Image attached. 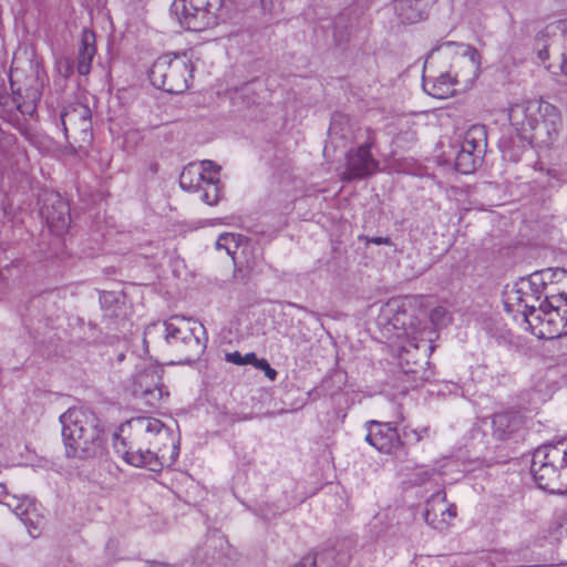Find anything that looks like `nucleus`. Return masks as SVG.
Masks as SVG:
<instances>
[{"instance_id":"nucleus-30","label":"nucleus","mask_w":567,"mask_h":567,"mask_svg":"<svg viewBox=\"0 0 567 567\" xmlns=\"http://www.w3.org/2000/svg\"><path fill=\"white\" fill-rule=\"evenodd\" d=\"M527 140L519 137L518 144H505L503 143L501 150L503 158L513 163H517L523 158L525 153H529L530 148L526 144Z\"/></svg>"},{"instance_id":"nucleus-3","label":"nucleus","mask_w":567,"mask_h":567,"mask_svg":"<svg viewBox=\"0 0 567 567\" xmlns=\"http://www.w3.org/2000/svg\"><path fill=\"white\" fill-rule=\"evenodd\" d=\"M65 455L89 460L103 453L106 441L99 416L90 409L74 406L60 415Z\"/></svg>"},{"instance_id":"nucleus-6","label":"nucleus","mask_w":567,"mask_h":567,"mask_svg":"<svg viewBox=\"0 0 567 567\" xmlns=\"http://www.w3.org/2000/svg\"><path fill=\"white\" fill-rule=\"evenodd\" d=\"M220 167L212 161L190 163L179 175L181 187L189 193H198L199 199L209 205H216L221 196Z\"/></svg>"},{"instance_id":"nucleus-15","label":"nucleus","mask_w":567,"mask_h":567,"mask_svg":"<svg viewBox=\"0 0 567 567\" xmlns=\"http://www.w3.org/2000/svg\"><path fill=\"white\" fill-rule=\"evenodd\" d=\"M365 441L379 452L391 454L401 446V437L389 422L369 421Z\"/></svg>"},{"instance_id":"nucleus-40","label":"nucleus","mask_w":567,"mask_h":567,"mask_svg":"<svg viewBox=\"0 0 567 567\" xmlns=\"http://www.w3.org/2000/svg\"><path fill=\"white\" fill-rule=\"evenodd\" d=\"M368 241L375 245H391V239L389 237H371Z\"/></svg>"},{"instance_id":"nucleus-39","label":"nucleus","mask_w":567,"mask_h":567,"mask_svg":"<svg viewBox=\"0 0 567 567\" xmlns=\"http://www.w3.org/2000/svg\"><path fill=\"white\" fill-rule=\"evenodd\" d=\"M227 361L235 363V364H244V355H241L239 352H233L227 354Z\"/></svg>"},{"instance_id":"nucleus-23","label":"nucleus","mask_w":567,"mask_h":567,"mask_svg":"<svg viewBox=\"0 0 567 567\" xmlns=\"http://www.w3.org/2000/svg\"><path fill=\"white\" fill-rule=\"evenodd\" d=\"M462 147L476 153V156H484L487 147V131L484 125L475 124L465 132Z\"/></svg>"},{"instance_id":"nucleus-2","label":"nucleus","mask_w":567,"mask_h":567,"mask_svg":"<svg viewBox=\"0 0 567 567\" xmlns=\"http://www.w3.org/2000/svg\"><path fill=\"white\" fill-rule=\"evenodd\" d=\"M128 426L134 430L141 443L147 447L138 446L136 450L125 452V461L136 467H146L150 471L158 472L166 461V450L173 463L178 456V442L173 432L158 419L138 416L128 421Z\"/></svg>"},{"instance_id":"nucleus-32","label":"nucleus","mask_w":567,"mask_h":567,"mask_svg":"<svg viewBox=\"0 0 567 567\" xmlns=\"http://www.w3.org/2000/svg\"><path fill=\"white\" fill-rule=\"evenodd\" d=\"M230 244H234L236 246V236L234 234H224L220 235L219 238L216 241V247L218 249L225 248L228 255L234 254V251L230 248Z\"/></svg>"},{"instance_id":"nucleus-42","label":"nucleus","mask_w":567,"mask_h":567,"mask_svg":"<svg viewBox=\"0 0 567 567\" xmlns=\"http://www.w3.org/2000/svg\"><path fill=\"white\" fill-rule=\"evenodd\" d=\"M31 97H32V101H33V102H34L35 100H38V99H39V93H38V91H33V92H32Z\"/></svg>"},{"instance_id":"nucleus-26","label":"nucleus","mask_w":567,"mask_h":567,"mask_svg":"<svg viewBox=\"0 0 567 567\" xmlns=\"http://www.w3.org/2000/svg\"><path fill=\"white\" fill-rule=\"evenodd\" d=\"M482 156L461 146L455 157V168L462 174H471L482 162Z\"/></svg>"},{"instance_id":"nucleus-33","label":"nucleus","mask_w":567,"mask_h":567,"mask_svg":"<svg viewBox=\"0 0 567 567\" xmlns=\"http://www.w3.org/2000/svg\"><path fill=\"white\" fill-rule=\"evenodd\" d=\"M427 433H429V429L427 427H422L421 430H414V429L405 427L403 430V439H405L408 441L419 442L424 436H426Z\"/></svg>"},{"instance_id":"nucleus-18","label":"nucleus","mask_w":567,"mask_h":567,"mask_svg":"<svg viewBox=\"0 0 567 567\" xmlns=\"http://www.w3.org/2000/svg\"><path fill=\"white\" fill-rule=\"evenodd\" d=\"M430 340H420L416 338L409 339L408 343L402 347L399 353V360L402 369L406 373H416L419 369L426 362V352L432 347L429 344Z\"/></svg>"},{"instance_id":"nucleus-21","label":"nucleus","mask_w":567,"mask_h":567,"mask_svg":"<svg viewBox=\"0 0 567 567\" xmlns=\"http://www.w3.org/2000/svg\"><path fill=\"white\" fill-rule=\"evenodd\" d=\"M522 416L514 411L496 413L492 420L493 435L505 440L522 426Z\"/></svg>"},{"instance_id":"nucleus-29","label":"nucleus","mask_w":567,"mask_h":567,"mask_svg":"<svg viewBox=\"0 0 567 567\" xmlns=\"http://www.w3.org/2000/svg\"><path fill=\"white\" fill-rule=\"evenodd\" d=\"M544 296L543 290H539L537 287H533L532 290H528V295L525 297L524 309H522L523 320L530 326V319L533 317H537L538 306L542 302L540 297Z\"/></svg>"},{"instance_id":"nucleus-1","label":"nucleus","mask_w":567,"mask_h":567,"mask_svg":"<svg viewBox=\"0 0 567 567\" xmlns=\"http://www.w3.org/2000/svg\"><path fill=\"white\" fill-rule=\"evenodd\" d=\"M143 341L174 355L177 363H190L204 353L207 339L202 323L175 316L148 324Z\"/></svg>"},{"instance_id":"nucleus-43","label":"nucleus","mask_w":567,"mask_h":567,"mask_svg":"<svg viewBox=\"0 0 567 567\" xmlns=\"http://www.w3.org/2000/svg\"><path fill=\"white\" fill-rule=\"evenodd\" d=\"M150 567H169V566H167V565H161V564H155V565H152V566H150Z\"/></svg>"},{"instance_id":"nucleus-14","label":"nucleus","mask_w":567,"mask_h":567,"mask_svg":"<svg viewBox=\"0 0 567 567\" xmlns=\"http://www.w3.org/2000/svg\"><path fill=\"white\" fill-rule=\"evenodd\" d=\"M371 146L372 142L370 141L348 153L343 181L365 178L379 169V162L371 155Z\"/></svg>"},{"instance_id":"nucleus-35","label":"nucleus","mask_w":567,"mask_h":567,"mask_svg":"<svg viewBox=\"0 0 567 567\" xmlns=\"http://www.w3.org/2000/svg\"><path fill=\"white\" fill-rule=\"evenodd\" d=\"M255 367L262 370L269 380L274 381L277 378V371L270 367L266 359H259Z\"/></svg>"},{"instance_id":"nucleus-11","label":"nucleus","mask_w":567,"mask_h":567,"mask_svg":"<svg viewBox=\"0 0 567 567\" xmlns=\"http://www.w3.org/2000/svg\"><path fill=\"white\" fill-rule=\"evenodd\" d=\"M546 102L527 100L512 104L507 116L511 125L523 140H528L543 111Z\"/></svg>"},{"instance_id":"nucleus-37","label":"nucleus","mask_w":567,"mask_h":567,"mask_svg":"<svg viewBox=\"0 0 567 567\" xmlns=\"http://www.w3.org/2000/svg\"><path fill=\"white\" fill-rule=\"evenodd\" d=\"M16 141L12 134H8L0 128V152L9 148Z\"/></svg>"},{"instance_id":"nucleus-12","label":"nucleus","mask_w":567,"mask_h":567,"mask_svg":"<svg viewBox=\"0 0 567 567\" xmlns=\"http://www.w3.org/2000/svg\"><path fill=\"white\" fill-rule=\"evenodd\" d=\"M561 126L559 110L554 104L546 102L528 142H534L539 146H550L557 141Z\"/></svg>"},{"instance_id":"nucleus-20","label":"nucleus","mask_w":567,"mask_h":567,"mask_svg":"<svg viewBox=\"0 0 567 567\" xmlns=\"http://www.w3.org/2000/svg\"><path fill=\"white\" fill-rule=\"evenodd\" d=\"M95 54V33L89 29H84L81 33V44L79 48L76 64V70L81 75L90 73L92 60Z\"/></svg>"},{"instance_id":"nucleus-7","label":"nucleus","mask_w":567,"mask_h":567,"mask_svg":"<svg viewBox=\"0 0 567 567\" xmlns=\"http://www.w3.org/2000/svg\"><path fill=\"white\" fill-rule=\"evenodd\" d=\"M193 68L185 54H165L153 64L150 79L154 86L178 94L188 87Z\"/></svg>"},{"instance_id":"nucleus-31","label":"nucleus","mask_w":567,"mask_h":567,"mask_svg":"<svg viewBox=\"0 0 567 567\" xmlns=\"http://www.w3.org/2000/svg\"><path fill=\"white\" fill-rule=\"evenodd\" d=\"M430 319L434 326L442 327L446 326L450 321V315L444 307L439 306L431 310Z\"/></svg>"},{"instance_id":"nucleus-36","label":"nucleus","mask_w":567,"mask_h":567,"mask_svg":"<svg viewBox=\"0 0 567 567\" xmlns=\"http://www.w3.org/2000/svg\"><path fill=\"white\" fill-rule=\"evenodd\" d=\"M260 4L264 11L276 13L281 10L282 0H260Z\"/></svg>"},{"instance_id":"nucleus-27","label":"nucleus","mask_w":567,"mask_h":567,"mask_svg":"<svg viewBox=\"0 0 567 567\" xmlns=\"http://www.w3.org/2000/svg\"><path fill=\"white\" fill-rule=\"evenodd\" d=\"M452 79L449 74H442L436 80L424 82V90L436 99H445L452 93Z\"/></svg>"},{"instance_id":"nucleus-25","label":"nucleus","mask_w":567,"mask_h":567,"mask_svg":"<svg viewBox=\"0 0 567 567\" xmlns=\"http://www.w3.org/2000/svg\"><path fill=\"white\" fill-rule=\"evenodd\" d=\"M533 286L530 281L522 280L515 288H513L507 293V299L505 306L508 311H512L515 307L517 308V312L522 313V309H524L525 297L528 295V290H532Z\"/></svg>"},{"instance_id":"nucleus-13","label":"nucleus","mask_w":567,"mask_h":567,"mask_svg":"<svg viewBox=\"0 0 567 567\" xmlns=\"http://www.w3.org/2000/svg\"><path fill=\"white\" fill-rule=\"evenodd\" d=\"M456 515V505L447 502L444 491H437L426 501L424 519L439 532L447 530Z\"/></svg>"},{"instance_id":"nucleus-10","label":"nucleus","mask_w":567,"mask_h":567,"mask_svg":"<svg viewBox=\"0 0 567 567\" xmlns=\"http://www.w3.org/2000/svg\"><path fill=\"white\" fill-rule=\"evenodd\" d=\"M0 503L10 508L28 527L31 537L40 534L42 517L34 499L22 496L9 495L7 487L0 484Z\"/></svg>"},{"instance_id":"nucleus-9","label":"nucleus","mask_w":567,"mask_h":567,"mask_svg":"<svg viewBox=\"0 0 567 567\" xmlns=\"http://www.w3.org/2000/svg\"><path fill=\"white\" fill-rule=\"evenodd\" d=\"M61 123L66 138L71 133L74 141L81 143L79 147L91 143L92 122L89 106L81 103L68 105L61 114Z\"/></svg>"},{"instance_id":"nucleus-28","label":"nucleus","mask_w":567,"mask_h":567,"mask_svg":"<svg viewBox=\"0 0 567 567\" xmlns=\"http://www.w3.org/2000/svg\"><path fill=\"white\" fill-rule=\"evenodd\" d=\"M0 106L3 114L8 116L13 115L16 111L24 113L33 109L32 105L21 103L20 93L9 94L7 92L0 93Z\"/></svg>"},{"instance_id":"nucleus-8","label":"nucleus","mask_w":567,"mask_h":567,"mask_svg":"<svg viewBox=\"0 0 567 567\" xmlns=\"http://www.w3.org/2000/svg\"><path fill=\"white\" fill-rule=\"evenodd\" d=\"M549 296L538 306L537 317L530 319L529 329L539 339H555L567 334V296Z\"/></svg>"},{"instance_id":"nucleus-22","label":"nucleus","mask_w":567,"mask_h":567,"mask_svg":"<svg viewBox=\"0 0 567 567\" xmlns=\"http://www.w3.org/2000/svg\"><path fill=\"white\" fill-rule=\"evenodd\" d=\"M395 14L403 23H415L423 19L425 13L424 0H392Z\"/></svg>"},{"instance_id":"nucleus-17","label":"nucleus","mask_w":567,"mask_h":567,"mask_svg":"<svg viewBox=\"0 0 567 567\" xmlns=\"http://www.w3.org/2000/svg\"><path fill=\"white\" fill-rule=\"evenodd\" d=\"M134 391L152 408L158 406L163 400L168 398V392L164 389L159 375L154 370L138 374Z\"/></svg>"},{"instance_id":"nucleus-38","label":"nucleus","mask_w":567,"mask_h":567,"mask_svg":"<svg viewBox=\"0 0 567 567\" xmlns=\"http://www.w3.org/2000/svg\"><path fill=\"white\" fill-rule=\"evenodd\" d=\"M563 37H564V51L561 53L560 69H561V72L567 75V24H566V28L564 29Z\"/></svg>"},{"instance_id":"nucleus-34","label":"nucleus","mask_w":567,"mask_h":567,"mask_svg":"<svg viewBox=\"0 0 567 567\" xmlns=\"http://www.w3.org/2000/svg\"><path fill=\"white\" fill-rule=\"evenodd\" d=\"M348 122V118L343 115H334L332 117V121H331V124H330V128H329V132H330V135H338L340 134L341 137H346V133H342L341 132V128H340V125L342 123H347Z\"/></svg>"},{"instance_id":"nucleus-19","label":"nucleus","mask_w":567,"mask_h":567,"mask_svg":"<svg viewBox=\"0 0 567 567\" xmlns=\"http://www.w3.org/2000/svg\"><path fill=\"white\" fill-rule=\"evenodd\" d=\"M42 213L52 233L60 236L70 227L71 215L69 204L59 196H55L51 206H45Z\"/></svg>"},{"instance_id":"nucleus-4","label":"nucleus","mask_w":567,"mask_h":567,"mask_svg":"<svg viewBox=\"0 0 567 567\" xmlns=\"http://www.w3.org/2000/svg\"><path fill=\"white\" fill-rule=\"evenodd\" d=\"M532 473L539 488L567 493V442L538 447L533 455Z\"/></svg>"},{"instance_id":"nucleus-16","label":"nucleus","mask_w":567,"mask_h":567,"mask_svg":"<svg viewBox=\"0 0 567 567\" xmlns=\"http://www.w3.org/2000/svg\"><path fill=\"white\" fill-rule=\"evenodd\" d=\"M528 280L533 287L543 290L544 299L549 296L550 289L554 295L558 297L567 296V270L561 268H547L540 271L533 272Z\"/></svg>"},{"instance_id":"nucleus-41","label":"nucleus","mask_w":567,"mask_h":567,"mask_svg":"<svg viewBox=\"0 0 567 567\" xmlns=\"http://www.w3.org/2000/svg\"><path fill=\"white\" fill-rule=\"evenodd\" d=\"M258 360L259 359L254 352L246 353L244 355V364H252L255 367Z\"/></svg>"},{"instance_id":"nucleus-5","label":"nucleus","mask_w":567,"mask_h":567,"mask_svg":"<svg viewBox=\"0 0 567 567\" xmlns=\"http://www.w3.org/2000/svg\"><path fill=\"white\" fill-rule=\"evenodd\" d=\"M171 11L183 28L199 32L224 19L225 0H174Z\"/></svg>"},{"instance_id":"nucleus-24","label":"nucleus","mask_w":567,"mask_h":567,"mask_svg":"<svg viewBox=\"0 0 567 567\" xmlns=\"http://www.w3.org/2000/svg\"><path fill=\"white\" fill-rule=\"evenodd\" d=\"M463 52L461 58L457 60L458 64H464L467 68L468 74L467 76L455 73V82H458V78L461 76L464 82L471 81L477 76L480 65H481V55L478 51L472 45H462Z\"/></svg>"}]
</instances>
